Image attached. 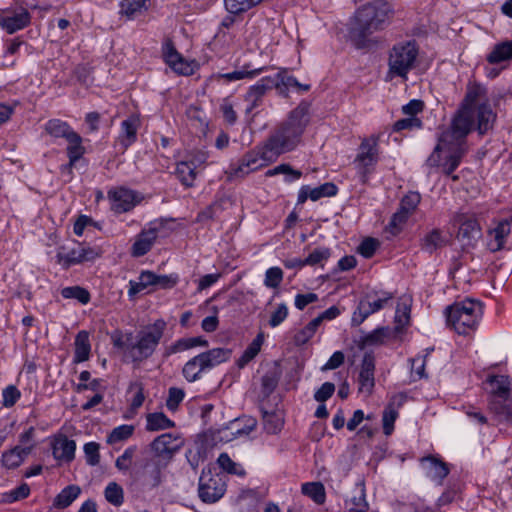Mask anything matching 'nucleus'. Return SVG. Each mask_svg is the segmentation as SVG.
<instances>
[{
	"label": "nucleus",
	"instance_id": "1",
	"mask_svg": "<svg viewBox=\"0 0 512 512\" xmlns=\"http://www.w3.org/2000/svg\"><path fill=\"white\" fill-rule=\"evenodd\" d=\"M474 123L473 110L461 108L454 117L450 129L443 131L432 153L426 159L424 167L428 169L440 168L442 173L458 181L459 176L453 172L459 167L466 153L465 138L471 131Z\"/></svg>",
	"mask_w": 512,
	"mask_h": 512
},
{
	"label": "nucleus",
	"instance_id": "48",
	"mask_svg": "<svg viewBox=\"0 0 512 512\" xmlns=\"http://www.w3.org/2000/svg\"><path fill=\"white\" fill-rule=\"evenodd\" d=\"M338 192L337 186L332 182H326L318 187H310V199L317 201L323 197L335 196Z\"/></svg>",
	"mask_w": 512,
	"mask_h": 512
},
{
	"label": "nucleus",
	"instance_id": "12",
	"mask_svg": "<svg viewBox=\"0 0 512 512\" xmlns=\"http://www.w3.org/2000/svg\"><path fill=\"white\" fill-rule=\"evenodd\" d=\"M392 299L393 294L391 292L382 291L368 293L359 301L357 309L352 316V324L360 325L371 314L385 308Z\"/></svg>",
	"mask_w": 512,
	"mask_h": 512
},
{
	"label": "nucleus",
	"instance_id": "14",
	"mask_svg": "<svg viewBox=\"0 0 512 512\" xmlns=\"http://www.w3.org/2000/svg\"><path fill=\"white\" fill-rule=\"evenodd\" d=\"M108 198L115 213H126L138 205L143 196L132 189L118 187L108 192Z\"/></svg>",
	"mask_w": 512,
	"mask_h": 512
},
{
	"label": "nucleus",
	"instance_id": "9",
	"mask_svg": "<svg viewBox=\"0 0 512 512\" xmlns=\"http://www.w3.org/2000/svg\"><path fill=\"white\" fill-rule=\"evenodd\" d=\"M45 131L53 137L66 139L69 158L67 167L71 168L85 153L81 136L68 123L60 119H51L45 124Z\"/></svg>",
	"mask_w": 512,
	"mask_h": 512
},
{
	"label": "nucleus",
	"instance_id": "21",
	"mask_svg": "<svg viewBox=\"0 0 512 512\" xmlns=\"http://www.w3.org/2000/svg\"><path fill=\"white\" fill-rule=\"evenodd\" d=\"M256 420L253 418H237L231 421L226 427L222 428L220 440L226 442L239 436H247L255 428Z\"/></svg>",
	"mask_w": 512,
	"mask_h": 512
},
{
	"label": "nucleus",
	"instance_id": "19",
	"mask_svg": "<svg viewBox=\"0 0 512 512\" xmlns=\"http://www.w3.org/2000/svg\"><path fill=\"white\" fill-rule=\"evenodd\" d=\"M97 256L98 253L95 249L78 244L66 253L58 252L57 261L64 268H69L72 265H76L84 261L94 260Z\"/></svg>",
	"mask_w": 512,
	"mask_h": 512
},
{
	"label": "nucleus",
	"instance_id": "58",
	"mask_svg": "<svg viewBox=\"0 0 512 512\" xmlns=\"http://www.w3.org/2000/svg\"><path fill=\"white\" fill-rule=\"evenodd\" d=\"M278 385V377L274 373H266L261 379V393L269 397Z\"/></svg>",
	"mask_w": 512,
	"mask_h": 512
},
{
	"label": "nucleus",
	"instance_id": "23",
	"mask_svg": "<svg viewBox=\"0 0 512 512\" xmlns=\"http://www.w3.org/2000/svg\"><path fill=\"white\" fill-rule=\"evenodd\" d=\"M139 126V118L133 115L121 122V131L117 141L123 150L127 149L137 140Z\"/></svg>",
	"mask_w": 512,
	"mask_h": 512
},
{
	"label": "nucleus",
	"instance_id": "37",
	"mask_svg": "<svg viewBox=\"0 0 512 512\" xmlns=\"http://www.w3.org/2000/svg\"><path fill=\"white\" fill-rule=\"evenodd\" d=\"M447 244L446 237L442 234L441 230L433 229L422 239L421 247L428 253H433L439 248Z\"/></svg>",
	"mask_w": 512,
	"mask_h": 512
},
{
	"label": "nucleus",
	"instance_id": "33",
	"mask_svg": "<svg viewBox=\"0 0 512 512\" xmlns=\"http://www.w3.org/2000/svg\"><path fill=\"white\" fill-rule=\"evenodd\" d=\"M74 363L87 361L90 357L91 345L87 331H80L75 338Z\"/></svg>",
	"mask_w": 512,
	"mask_h": 512
},
{
	"label": "nucleus",
	"instance_id": "10",
	"mask_svg": "<svg viewBox=\"0 0 512 512\" xmlns=\"http://www.w3.org/2000/svg\"><path fill=\"white\" fill-rule=\"evenodd\" d=\"M418 56V46L415 41L395 44L389 54V73L392 76L407 78L408 72L414 67Z\"/></svg>",
	"mask_w": 512,
	"mask_h": 512
},
{
	"label": "nucleus",
	"instance_id": "2",
	"mask_svg": "<svg viewBox=\"0 0 512 512\" xmlns=\"http://www.w3.org/2000/svg\"><path fill=\"white\" fill-rule=\"evenodd\" d=\"M166 326L164 320L158 319L135 335L132 332L123 334L116 331L112 335V342L114 347L122 350L127 361L140 364L153 355L164 335Z\"/></svg>",
	"mask_w": 512,
	"mask_h": 512
},
{
	"label": "nucleus",
	"instance_id": "53",
	"mask_svg": "<svg viewBox=\"0 0 512 512\" xmlns=\"http://www.w3.org/2000/svg\"><path fill=\"white\" fill-rule=\"evenodd\" d=\"M378 247V240L368 237L360 243V245L357 248V252L364 258H371L375 254Z\"/></svg>",
	"mask_w": 512,
	"mask_h": 512
},
{
	"label": "nucleus",
	"instance_id": "57",
	"mask_svg": "<svg viewBox=\"0 0 512 512\" xmlns=\"http://www.w3.org/2000/svg\"><path fill=\"white\" fill-rule=\"evenodd\" d=\"M422 121L417 117H407L396 121L393 125L394 132H400L402 130H412L414 128H421Z\"/></svg>",
	"mask_w": 512,
	"mask_h": 512
},
{
	"label": "nucleus",
	"instance_id": "15",
	"mask_svg": "<svg viewBox=\"0 0 512 512\" xmlns=\"http://www.w3.org/2000/svg\"><path fill=\"white\" fill-rule=\"evenodd\" d=\"M198 493L205 503H215L225 493V483L219 476L203 472L199 479Z\"/></svg>",
	"mask_w": 512,
	"mask_h": 512
},
{
	"label": "nucleus",
	"instance_id": "46",
	"mask_svg": "<svg viewBox=\"0 0 512 512\" xmlns=\"http://www.w3.org/2000/svg\"><path fill=\"white\" fill-rule=\"evenodd\" d=\"M321 325L319 319L314 318L303 329L295 335V342L297 345L306 344L315 334L318 327Z\"/></svg>",
	"mask_w": 512,
	"mask_h": 512
},
{
	"label": "nucleus",
	"instance_id": "36",
	"mask_svg": "<svg viewBox=\"0 0 512 512\" xmlns=\"http://www.w3.org/2000/svg\"><path fill=\"white\" fill-rule=\"evenodd\" d=\"M81 489L77 485H68L55 497L53 506L64 509L70 506L80 495Z\"/></svg>",
	"mask_w": 512,
	"mask_h": 512
},
{
	"label": "nucleus",
	"instance_id": "25",
	"mask_svg": "<svg viewBox=\"0 0 512 512\" xmlns=\"http://www.w3.org/2000/svg\"><path fill=\"white\" fill-rule=\"evenodd\" d=\"M208 345L209 342L201 336L180 338L171 345L167 346L163 355L164 357H169L173 354L181 353L198 346L208 347Z\"/></svg>",
	"mask_w": 512,
	"mask_h": 512
},
{
	"label": "nucleus",
	"instance_id": "20",
	"mask_svg": "<svg viewBox=\"0 0 512 512\" xmlns=\"http://www.w3.org/2000/svg\"><path fill=\"white\" fill-rule=\"evenodd\" d=\"M272 82L268 77H262L254 85H252L244 96L246 102L245 113L251 114L263 102L265 94L271 90Z\"/></svg>",
	"mask_w": 512,
	"mask_h": 512
},
{
	"label": "nucleus",
	"instance_id": "34",
	"mask_svg": "<svg viewBox=\"0 0 512 512\" xmlns=\"http://www.w3.org/2000/svg\"><path fill=\"white\" fill-rule=\"evenodd\" d=\"M486 59L490 64L512 60V40L496 44Z\"/></svg>",
	"mask_w": 512,
	"mask_h": 512
},
{
	"label": "nucleus",
	"instance_id": "31",
	"mask_svg": "<svg viewBox=\"0 0 512 512\" xmlns=\"http://www.w3.org/2000/svg\"><path fill=\"white\" fill-rule=\"evenodd\" d=\"M510 223L507 220L500 221L497 226L489 231L491 237L488 247L492 252L499 251L504 248L507 236L510 234Z\"/></svg>",
	"mask_w": 512,
	"mask_h": 512
},
{
	"label": "nucleus",
	"instance_id": "45",
	"mask_svg": "<svg viewBox=\"0 0 512 512\" xmlns=\"http://www.w3.org/2000/svg\"><path fill=\"white\" fill-rule=\"evenodd\" d=\"M410 323V308L407 305H398L395 313V327L392 330L396 335L402 333Z\"/></svg>",
	"mask_w": 512,
	"mask_h": 512
},
{
	"label": "nucleus",
	"instance_id": "62",
	"mask_svg": "<svg viewBox=\"0 0 512 512\" xmlns=\"http://www.w3.org/2000/svg\"><path fill=\"white\" fill-rule=\"evenodd\" d=\"M263 71V68L255 69L251 71L240 70L222 74L221 77L229 82L243 79L245 77L252 78Z\"/></svg>",
	"mask_w": 512,
	"mask_h": 512
},
{
	"label": "nucleus",
	"instance_id": "39",
	"mask_svg": "<svg viewBox=\"0 0 512 512\" xmlns=\"http://www.w3.org/2000/svg\"><path fill=\"white\" fill-rule=\"evenodd\" d=\"M174 426V422L170 420L164 413H150L146 418V429L148 431H158Z\"/></svg>",
	"mask_w": 512,
	"mask_h": 512
},
{
	"label": "nucleus",
	"instance_id": "29",
	"mask_svg": "<svg viewBox=\"0 0 512 512\" xmlns=\"http://www.w3.org/2000/svg\"><path fill=\"white\" fill-rule=\"evenodd\" d=\"M76 443L74 440L68 439L67 437H61L56 439L53 446L52 452L56 460L71 462L75 457Z\"/></svg>",
	"mask_w": 512,
	"mask_h": 512
},
{
	"label": "nucleus",
	"instance_id": "61",
	"mask_svg": "<svg viewBox=\"0 0 512 512\" xmlns=\"http://www.w3.org/2000/svg\"><path fill=\"white\" fill-rule=\"evenodd\" d=\"M335 392V385L332 382H325L314 393V399L319 403L327 401Z\"/></svg>",
	"mask_w": 512,
	"mask_h": 512
},
{
	"label": "nucleus",
	"instance_id": "64",
	"mask_svg": "<svg viewBox=\"0 0 512 512\" xmlns=\"http://www.w3.org/2000/svg\"><path fill=\"white\" fill-rule=\"evenodd\" d=\"M3 405L5 407H12L20 398V391L13 385L6 387L2 393Z\"/></svg>",
	"mask_w": 512,
	"mask_h": 512
},
{
	"label": "nucleus",
	"instance_id": "52",
	"mask_svg": "<svg viewBox=\"0 0 512 512\" xmlns=\"http://www.w3.org/2000/svg\"><path fill=\"white\" fill-rule=\"evenodd\" d=\"M283 280V271L279 267H271L266 270L264 285L268 288H278Z\"/></svg>",
	"mask_w": 512,
	"mask_h": 512
},
{
	"label": "nucleus",
	"instance_id": "44",
	"mask_svg": "<svg viewBox=\"0 0 512 512\" xmlns=\"http://www.w3.org/2000/svg\"><path fill=\"white\" fill-rule=\"evenodd\" d=\"M61 295L65 299H76L81 304H87L90 301L89 292L80 286L64 287L61 290Z\"/></svg>",
	"mask_w": 512,
	"mask_h": 512
},
{
	"label": "nucleus",
	"instance_id": "8",
	"mask_svg": "<svg viewBox=\"0 0 512 512\" xmlns=\"http://www.w3.org/2000/svg\"><path fill=\"white\" fill-rule=\"evenodd\" d=\"M271 152L263 143L255 149L247 152L238 164H231L226 171L227 178L233 180L243 178L251 172L257 171L264 166L276 161L275 158L270 159Z\"/></svg>",
	"mask_w": 512,
	"mask_h": 512
},
{
	"label": "nucleus",
	"instance_id": "54",
	"mask_svg": "<svg viewBox=\"0 0 512 512\" xmlns=\"http://www.w3.org/2000/svg\"><path fill=\"white\" fill-rule=\"evenodd\" d=\"M330 257V249L316 248L306 258L305 263L309 266L321 264Z\"/></svg>",
	"mask_w": 512,
	"mask_h": 512
},
{
	"label": "nucleus",
	"instance_id": "28",
	"mask_svg": "<svg viewBox=\"0 0 512 512\" xmlns=\"http://www.w3.org/2000/svg\"><path fill=\"white\" fill-rule=\"evenodd\" d=\"M157 235V228H149L148 230H143L137 236V239L132 246V255L135 257H141L147 254L151 250Z\"/></svg>",
	"mask_w": 512,
	"mask_h": 512
},
{
	"label": "nucleus",
	"instance_id": "35",
	"mask_svg": "<svg viewBox=\"0 0 512 512\" xmlns=\"http://www.w3.org/2000/svg\"><path fill=\"white\" fill-rule=\"evenodd\" d=\"M397 335L390 327H379L363 338L365 346H377L384 344L388 339L395 338Z\"/></svg>",
	"mask_w": 512,
	"mask_h": 512
},
{
	"label": "nucleus",
	"instance_id": "26",
	"mask_svg": "<svg viewBox=\"0 0 512 512\" xmlns=\"http://www.w3.org/2000/svg\"><path fill=\"white\" fill-rule=\"evenodd\" d=\"M473 113L477 120V130L479 134H485L493 128L496 114L489 104H479L476 109L473 110Z\"/></svg>",
	"mask_w": 512,
	"mask_h": 512
},
{
	"label": "nucleus",
	"instance_id": "27",
	"mask_svg": "<svg viewBox=\"0 0 512 512\" xmlns=\"http://www.w3.org/2000/svg\"><path fill=\"white\" fill-rule=\"evenodd\" d=\"M421 463L426 471L427 476L439 483L449 474V468L446 463L435 458L434 456H426L421 459Z\"/></svg>",
	"mask_w": 512,
	"mask_h": 512
},
{
	"label": "nucleus",
	"instance_id": "16",
	"mask_svg": "<svg viewBox=\"0 0 512 512\" xmlns=\"http://www.w3.org/2000/svg\"><path fill=\"white\" fill-rule=\"evenodd\" d=\"M183 445L184 441L181 437L172 433H164L153 440L151 448L157 457L170 460Z\"/></svg>",
	"mask_w": 512,
	"mask_h": 512
},
{
	"label": "nucleus",
	"instance_id": "43",
	"mask_svg": "<svg viewBox=\"0 0 512 512\" xmlns=\"http://www.w3.org/2000/svg\"><path fill=\"white\" fill-rule=\"evenodd\" d=\"M279 174L286 175L287 177L285 180L287 182H292V181L298 180L302 176L301 171L293 169L291 165L286 164V163L280 164V165H278L272 169H269L265 172L266 177H273V176H276Z\"/></svg>",
	"mask_w": 512,
	"mask_h": 512
},
{
	"label": "nucleus",
	"instance_id": "30",
	"mask_svg": "<svg viewBox=\"0 0 512 512\" xmlns=\"http://www.w3.org/2000/svg\"><path fill=\"white\" fill-rule=\"evenodd\" d=\"M164 467L165 464H162L160 459L147 461L143 471L144 483L151 488L159 486L162 482V470Z\"/></svg>",
	"mask_w": 512,
	"mask_h": 512
},
{
	"label": "nucleus",
	"instance_id": "11",
	"mask_svg": "<svg viewBox=\"0 0 512 512\" xmlns=\"http://www.w3.org/2000/svg\"><path fill=\"white\" fill-rule=\"evenodd\" d=\"M379 138V135H371L368 138H364L358 148V153L354 160V164L362 182L367 181L368 176L371 174L378 162Z\"/></svg>",
	"mask_w": 512,
	"mask_h": 512
},
{
	"label": "nucleus",
	"instance_id": "41",
	"mask_svg": "<svg viewBox=\"0 0 512 512\" xmlns=\"http://www.w3.org/2000/svg\"><path fill=\"white\" fill-rule=\"evenodd\" d=\"M302 493L310 497L317 504H322L325 501V488L321 482L304 483L302 485Z\"/></svg>",
	"mask_w": 512,
	"mask_h": 512
},
{
	"label": "nucleus",
	"instance_id": "4",
	"mask_svg": "<svg viewBox=\"0 0 512 512\" xmlns=\"http://www.w3.org/2000/svg\"><path fill=\"white\" fill-rule=\"evenodd\" d=\"M390 13V5L385 0H374L359 8L349 32L355 45L364 47L371 34L387 25Z\"/></svg>",
	"mask_w": 512,
	"mask_h": 512
},
{
	"label": "nucleus",
	"instance_id": "60",
	"mask_svg": "<svg viewBox=\"0 0 512 512\" xmlns=\"http://www.w3.org/2000/svg\"><path fill=\"white\" fill-rule=\"evenodd\" d=\"M289 310L285 303H280L275 311L271 314L269 319V326L272 328L278 327L288 317Z\"/></svg>",
	"mask_w": 512,
	"mask_h": 512
},
{
	"label": "nucleus",
	"instance_id": "7",
	"mask_svg": "<svg viewBox=\"0 0 512 512\" xmlns=\"http://www.w3.org/2000/svg\"><path fill=\"white\" fill-rule=\"evenodd\" d=\"M488 389L492 395L491 409L512 422V389L507 376H491L487 380Z\"/></svg>",
	"mask_w": 512,
	"mask_h": 512
},
{
	"label": "nucleus",
	"instance_id": "3",
	"mask_svg": "<svg viewBox=\"0 0 512 512\" xmlns=\"http://www.w3.org/2000/svg\"><path fill=\"white\" fill-rule=\"evenodd\" d=\"M309 122L308 105L301 103L292 110L288 118L281 123L264 142L271 152L270 159L294 150Z\"/></svg>",
	"mask_w": 512,
	"mask_h": 512
},
{
	"label": "nucleus",
	"instance_id": "17",
	"mask_svg": "<svg viewBox=\"0 0 512 512\" xmlns=\"http://www.w3.org/2000/svg\"><path fill=\"white\" fill-rule=\"evenodd\" d=\"M455 221L459 224L457 239L464 245L474 246L481 237V228L476 219L459 214L455 217Z\"/></svg>",
	"mask_w": 512,
	"mask_h": 512
},
{
	"label": "nucleus",
	"instance_id": "24",
	"mask_svg": "<svg viewBox=\"0 0 512 512\" xmlns=\"http://www.w3.org/2000/svg\"><path fill=\"white\" fill-rule=\"evenodd\" d=\"M35 444L28 446L17 445L14 448L5 451L2 454V464L8 469H15L19 467L25 458L32 452Z\"/></svg>",
	"mask_w": 512,
	"mask_h": 512
},
{
	"label": "nucleus",
	"instance_id": "18",
	"mask_svg": "<svg viewBox=\"0 0 512 512\" xmlns=\"http://www.w3.org/2000/svg\"><path fill=\"white\" fill-rule=\"evenodd\" d=\"M267 77L272 82L271 89L275 88L282 97H288L291 88L304 92L310 89L309 84H301L295 77L289 75L287 69H281L275 75Z\"/></svg>",
	"mask_w": 512,
	"mask_h": 512
},
{
	"label": "nucleus",
	"instance_id": "40",
	"mask_svg": "<svg viewBox=\"0 0 512 512\" xmlns=\"http://www.w3.org/2000/svg\"><path fill=\"white\" fill-rule=\"evenodd\" d=\"M263 0H224L226 10L233 15H239L259 5Z\"/></svg>",
	"mask_w": 512,
	"mask_h": 512
},
{
	"label": "nucleus",
	"instance_id": "51",
	"mask_svg": "<svg viewBox=\"0 0 512 512\" xmlns=\"http://www.w3.org/2000/svg\"><path fill=\"white\" fill-rule=\"evenodd\" d=\"M105 498L109 503L119 506L123 503V489L117 483L111 482L105 488Z\"/></svg>",
	"mask_w": 512,
	"mask_h": 512
},
{
	"label": "nucleus",
	"instance_id": "49",
	"mask_svg": "<svg viewBox=\"0 0 512 512\" xmlns=\"http://www.w3.org/2000/svg\"><path fill=\"white\" fill-rule=\"evenodd\" d=\"M264 429L269 434H276L281 431L284 421L277 413L265 412L263 416Z\"/></svg>",
	"mask_w": 512,
	"mask_h": 512
},
{
	"label": "nucleus",
	"instance_id": "59",
	"mask_svg": "<svg viewBox=\"0 0 512 512\" xmlns=\"http://www.w3.org/2000/svg\"><path fill=\"white\" fill-rule=\"evenodd\" d=\"M421 196L418 192H409L407 195L403 197L400 203V209L403 211L412 214V212L416 209L418 204L420 203Z\"/></svg>",
	"mask_w": 512,
	"mask_h": 512
},
{
	"label": "nucleus",
	"instance_id": "56",
	"mask_svg": "<svg viewBox=\"0 0 512 512\" xmlns=\"http://www.w3.org/2000/svg\"><path fill=\"white\" fill-rule=\"evenodd\" d=\"M100 445L96 442H88L84 445V453L86 457V462L90 466H95L99 464L100 454H99Z\"/></svg>",
	"mask_w": 512,
	"mask_h": 512
},
{
	"label": "nucleus",
	"instance_id": "13",
	"mask_svg": "<svg viewBox=\"0 0 512 512\" xmlns=\"http://www.w3.org/2000/svg\"><path fill=\"white\" fill-rule=\"evenodd\" d=\"M30 22L29 11L21 5L0 9V27L9 34L24 29Z\"/></svg>",
	"mask_w": 512,
	"mask_h": 512
},
{
	"label": "nucleus",
	"instance_id": "6",
	"mask_svg": "<svg viewBox=\"0 0 512 512\" xmlns=\"http://www.w3.org/2000/svg\"><path fill=\"white\" fill-rule=\"evenodd\" d=\"M231 355L232 350L228 348H213L202 352L184 364L182 375L188 382H195L201 378L203 373L228 361Z\"/></svg>",
	"mask_w": 512,
	"mask_h": 512
},
{
	"label": "nucleus",
	"instance_id": "55",
	"mask_svg": "<svg viewBox=\"0 0 512 512\" xmlns=\"http://www.w3.org/2000/svg\"><path fill=\"white\" fill-rule=\"evenodd\" d=\"M185 393L182 389L171 387L168 391L166 407L170 411H175L179 404L183 401Z\"/></svg>",
	"mask_w": 512,
	"mask_h": 512
},
{
	"label": "nucleus",
	"instance_id": "38",
	"mask_svg": "<svg viewBox=\"0 0 512 512\" xmlns=\"http://www.w3.org/2000/svg\"><path fill=\"white\" fill-rule=\"evenodd\" d=\"M175 174L183 185L191 187L194 184L197 172L194 166L184 160L177 164Z\"/></svg>",
	"mask_w": 512,
	"mask_h": 512
},
{
	"label": "nucleus",
	"instance_id": "63",
	"mask_svg": "<svg viewBox=\"0 0 512 512\" xmlns=\"http://www.w3.org/2000/svg\"><path fill=\"white\" fill-rule=\"evenodd\" d=\"M30 494V488L26 483L21 484L16 489L10 491L8 494H6L5 501L8 503H12L21 499H25Z\"/></svg>",
	"mask_w": 512,
	"mask_h": 512
},
{
	"label": "nucleus",
	"instance_id": "47",
	"mask_svg": "<svg viewBox=\"0 0 512 512\" xmlns=\"http://www.w3.org/2000/svg\"><path fill=\"white\" fill-rule=\"evenodd\" d=\"M134 432V426L123 424L115 427L107 437V443L116 444L121 441L127 440L132 436Z\"/></svg>",
	"mask_w": 512,
	"mask_h": 512
},
{
	"label": "nucleus",
	"instance_id": "5",
	"mask_svg": "<svg viewBox=\"0 0 512 512\" xmlns=\"http://www.w3.org/2000/svg\"><path fill=\"white\" fill-rule=\"evenodd\" d=\"M445 314L448 325L458 334L464 335L476 328L482 316V305L480 302L467 299L448 306Z\"/></svg>",
	"mask_w": 512,
	"mask_h": 512
},
{
	"label": "nucleus",
	"instance_id": "32",
	"mask_svg": "<svg viewBox=\"0 0 512 512\" xmlns=\"http://www.w3.org/2000/svg\"><path fill=\"white\" fill-rule=\"evenodd\" d=\"M149 0H121L119 13L128 20H133L148 9Z\"/></svg>",
	"mask_w": 512,
	"mask_h": 512
},
{
	"label": "nucleus",
	"instance_id": "42",
	"mask_svg": "<svg viewBox=\"0 0 512 512\" xmlns=\"http://www.w3.org/2000/svg\"><path fill=\"white\" fill-rule=\"evenodd\" d=\"M485 89L477 84L469 85L465 98L463 100L462 107L473 110V107L484 97Z\"/></svg>",
	"mask_w": 512,
	"mask_h": 512
},
{
	"label": "nucleus",
	"instance_id": "50",
	"mask_svg": "<svg viewBox=\"0 0 512 512\" xmlns=\"http://www.w3.org/2000/svg\"><path fill=\"white\" fill-rule=\"evenodd\" d=\"M398 417V411L393 404H389L383 411L382 424L383 432L386 436L392 434L394 430V423Z\"/></svg>",
	"mask_w": 512,
	"mask_h": 512
},
{
	"label": "nucleus",
	"instance_id": "22",
	"mask_svg": "<svg viewBox=\"0 0 512 512\" xmlns=\"http://www.w3.org/2000/svg\"><path fill=\"white\" fill-rule=\"evenodd\" d=\"M375 358L366 353L363 356L361 368L358 376L359 392L371 394L374 385Z\"/></svg>",
	"mask_w": 512,
	"mask_h": 512
}]
</instances>
